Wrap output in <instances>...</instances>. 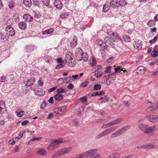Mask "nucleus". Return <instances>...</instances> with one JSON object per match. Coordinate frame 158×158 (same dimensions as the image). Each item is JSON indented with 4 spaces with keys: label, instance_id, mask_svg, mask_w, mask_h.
<instances>
[{
    "label": "nucleus",
    "instance_id": "f257e3e1",
    "mask_svg": "<svg viewBox=\"0 0 158 158\" xmlns=\"http://www.w3.org/2000/svg\"><path fill=\"white\" fill-rule=\"evenodd\" d=\"M140 129L143 132L147 134H153L155 131L157 129L156 125L149 127L148 125L140 124L139 126Z\"/></svg>",
    "mask_w": 158,
    "mask_h": 158
},
{
    "label": "nucleus",
    "instance_id": "f03ea898",
    "mask_svg": "<svg viewBox=\"0 0 158 158\" xmlns=\"http://www.w3.org/2000/svg\"><path fill=\"white\" fill-rule=\"evenodd\" d=\"M67 142V141L63 140V139H60V140L55 139L54 140L51 141V143L48 147V149L49 150H52L56 148L60 143H65Z\"/></svg>",
    "mask_w": 158,
    "mask_h": 158
},
{
    "label": "nucleus",
    "instance_id": "7ed1b4c3",
    "mask_svg": "<svg viewBox=\"0 0 158 158\" xmlns=\"http://www.w3.org/2000/svg\"><path fill=\"white\" fill-rule=\"evenodd\" d=\"M98 149H93L85 152L86 158L89 156L90 158H101V155L97 153Z\"/></svg>",
    "mask_w": 158,
    "mask_h": 158
},
{
    "label": "nucleus",
    "instance_id": "20e7f679",
    "mask_svg": "<svg viewBox=\"0 0 158 158\" xmlns=\"http://www.w3.org/2000/svg\"><path fill=\"white\" fill-rule=\"evenodd\" d=\"M73 55L70 52H68L66 54L65 61L68 65L73 67L74 65V60H73Z\"/></svg>",
    "mask_w": 158,
    "mask_h": 158
},
{
    "label": "nucleus",
    "instance_id": "39448f33",
    "mask_svg": "<svg viewBox=\"0 0 158 158\" xmlns=\"http://www.w3.org/2000/svg\"><path fill=\"white\" fill-rule=\"evenodd\" d=\"M65 107H62L60 108H56L55 110V113L57 114L61 115L63 114L65 111Z\"/></svg>",
    "mask_w": 158,
    "mask_h": 158
},
{
    "label": "nucleus",
    "instance_id": "423d86ee",
    "mask_svg": "<svg viewBox=\"0 0 158 158\" xmlns=\"http://www.w3.org/2000/svg\"><path fill=\"white\" fill-rule=\"evenodd\" d=\"M7 33L9 36H12L15 34V31L10 26H7L6 28Z\"/></svg>",
    "mask_w": 158,
    "mask_h": 158
},
{
    "label": "nucleus",
    "instance_id": "0eeeda50",
    "mask_svg": "<svg viewBox=\"0 0 158 158\" xmlns=\"http://www.w3.org/2000/svg\"><path fill=\"white\" fill-rule=\"evenodd\" d=\"M123 119H117L113 121L110 122L109 123L106 124L105 125L103 126V127H104L105 126V127H108L110 126H111L112 125H113L117 124H118L120 122L122 121Z\"/></svg>",
    "mask_w": 158,
    "mask_h": 158
},
{
    "label": "nucleus",
    "instance_id": "6e6552de",
    "mask_svg": "<svg viewBox=\"0 0 158 158\" xmlns=\"http://www.w3.org/2000/svg\"><path fill=\"white\" fill-rule=\"evenodd\" d=\"M133 46L135 49H140L142 47V42L141 41H135L134 43Z\"/></svg>",
    "mask_w": 158,
    "mask_h": 158
},
{
    "label": "nucleus",
    "instance_id": "1a4fd4ad",
    "mask_svg": "<svg viewBox=\"0 0 158 158\" xmlns=\"http://www.w3.org/2000/svg\"><path fill=\"white\" fill-rule=\"evenodd\" d=\"M5 23L7 26H10L12 25L13 22V19L9 16H6L5 19Z\"/></svg>",
    "mask_w": 158,
    "mask_h": 158
},
{
    "label": "nucleus",
    "instance_id": "9d476101",
    "mask_svg": "<svg viewBox=\"0 0 158 158\" xmlns=\"http://www.w3.org/2000/svg\"><path fill=\"white\" fill-rule=\"evenodd\" d=\"M72 150V148L70 147L63 148L59 151L61 156L67 154Z\"/></svg>",
    "mask_w": 158,
    "mask_h": 158
},
{
    "label": "nucleus",
    "instance_id": "9b49d317",
    "mask_svg": "<svg viewBox=\"0 0 158 158\" xmlns=\"http://www.w3.org/2000/svg\"><path fill=\"white\" fill-rule=\"evenodd\" d=\"M118 39L121 40V39L117 35H115L114 33H112V34L111 35L110 38H109V40L112 43L115 42Z\"/></svg>",
    "mask_w": 158,
    "mask_h": 158
},
{
    "label": "nucleus",
    "instance_id": "f8f14e48",
    "mask_svg": "<svg viewBox=\"0 0 158 158\" xmlns=\"http://www.w3.org/2000/svg\"><path fill=\"white\" fill-rule=\"evenodd\" d=\"M97 64L96 58L94 56H92L89 60V64L91 67H94Z\"/></svg>",
    "mask_w": 158,
    "mask_h": 158
},
{
    "label": "nucleus",
    "instance_id": "ddd939ff",
    "mask_svg": "<svg viewBox=\"0 0 158 158\" xmlns=\"http://www.w3.org/2000/svg\"><path fill=\"white\" fill-rule=\"evenodd\" d=\"M118 0H110V5L113 8H117L119 6Z\"/></svg>",
    "mask_w": 158,
    "mask_h": 158
},
{
    "label": "nucleus",
    "instance_id": "4468645a",
    "mask_svg": "<svg viewBox=\"0 0 158 158\" xmlns=\"http://www.w3.org/2000/svg\"><path fill=\"white\" fill-rule=\"evenodd\" d=\"M152 56L155 58L158 56V45H156L153 51L151 53Z\"/></svg>",
    "mask_w": 158,
    "mask_h": 158
},
{
    "label": "nucleus",
    "instance_id": "2eb2a0df",
    "mask_svg": "<svg viewBox=\"0 0 158 158\" xmlns=\"http://www.w3.org/2000/svg\"><path fill=\"white\" fill-rule=\"evenodd\" d=\"M55 6L58 9H61L62 7V4L60 0H55L54 2Z\"/></svg>",
    "mask_w": 158,
    "mask_h": 158
},
{
    "label": "nucleus",
    "instance_id": "dca6fc26",
    "mask_svg": "<svg viewBox=\"0 0 158 158\" xmlns=\"http://www.w3.org/2000/svg\"><path fill=\"white\" fill-rule=\"evenodd\" d=\"M23 18L26 22H31L33 20V18L29 14H26L23 16Z\"/></svg>",
    "mask_w": 158,
    "mask_h": 158
},
{
    "label": "nucleus",
    "instance_id": "f3484780",
    "mask_svg": "<svg viewBox=\"0 0 158 158\" xmlns=\"http://www.w3.org/2000/svg\"><path fill=\"white\" fill-rule=\"evenodd\" d=\"M5 102L3 101H0V113H3L5 111Z\"/></svg>",
    "mask_w": 158,
    "mask_h": 158
},
{
    "label": "nucleus",
    "instance_id": "a211bd4d",
    "mask_svg": "<svg viewBox=\"0 0 158 158\" xmlns=\"http://www.w3.org/2000/svg\"><path fill=\"white\" fill-rule=\"evenodd\" d=\"M111 67L110 66H108L106 68V69L105 71V77H110V74L111 72Z\"/></svg>",
    "mask_w": 158,
    "mask_h": 158
},
{
    "label": "nucleus",
    "instance_id": "6ab92c4d",
    "mask_svg": "<svg viewBox=\"0 0 158 158\" xmlns=\"http://www.w3.org/2000/svg\"><path fill=\"white\" fill-rule=\"evenodd\" d=\"M55 100L59 101L62 100L63 98V95L61 94H57L55 96Z\"/></svg>",
    "mask_w": 158,
    "mask_h": 158
},
{
    "label": "nucleus",
    "instance_id": "aec40b11",
    "mask_svg": "<svg viewBox=\"0 0 158 158\" xmlns=\"http://www.w3.org/2000/svg\"><path fill=\"white\" fill-rule=\"evenodd\" d=\"M148 117V119L151 122L156 123L158 121V117L156 116L152 115Z\"/></svg>",
    "mask_w": 158,
    "mask_h": 158
},
{
    "label": "nucleus",
    "instance_id": "412c9836",
    "mask_svg": "<svg viewBox=\"0 0 158 158\" xmlns=\"http://www.w3.org/2000/svg\"><path fill=\"white\" fill-rule=\"evenodd\" d=\"M37 153L39 155L45 156L46 155L47 152L44 149H40L37 151Z\"/></svg>",
    "mask_w": 158,
    "mask_h": 158
},
{
    "label": "nucleus",
    "instance_id": "4be33fe9",
    "mask_svg": "<svg viewBox=\"0 0 158 158\" xmlns=\"http://www.w3.org/2000/svg\"><path fill=\"white\" fill-rule=\"evenodd\" d=\"M125 128H126V127L123 128L121 129L120 131L116 132L115 133L113 134V137H115L118 136L122 134V132L124 131Z\"/></svg>",
    "mask_w": 158,
    "mask_h": 158
},
{
    "label": "nucleus",
    "instance_id": "5701e85b",
    "mask_svg": "<svg viewBox=\"0 0 158 158\" xmlns=\"http://www.w3.org/2000/svg\"><path fill=\"white\" fill-rule=\"evenodd\" d=\"M19 26L21 29L24 30L26 28L27 24L23 22H21L19 23Z\"/></svg>",
    "mask_w": 158,
    "mask_h": 158
},
{
    "label": "nucleus",
    "instance_id": "b1692460",
    "mask_svg": "<svg viewBox=\"0 0 158 158\" xmlns=\"http://www.w3.org/2000/svg\"><path fill=\"white\" fill-rule=\"evenodd\" d=\"M156 22L153 19L150 20L147 23V25L150 27H152L156 25Z\"/></svg>",
    "mask_w": 158,
    "mask_h": 158
},
{
    "label": "nucleus",
    "instance_id": "393cba45",
    "mask_svg": "<svg viewBox=\"0 0 158 158\" xmlns=\"http://www.w3.org/2000/svg\"><path fill=\"white\" fill-rule=\"evenodd\" d=\"M35 93L37 95L39 96H43L44 94L45 91L43 89H40L39 90L36 91Z\"/></svg>",
    "mask_w": 158,
    "mask_h": 158
},
{
    "label": "nucleus",
    "instance_id": "a878e982",
    "mask_svg": "<svg viewBox=\"0 0 158 158\" xmlns=\"http://www.w3.org/2000/svg\"><path fill=\"white\" fill-rule=\"evenodd\" d=\"M117 128V127H110L108 129H107L106 131L103 133V135H105L106 134H107L108 133H110L112 131H114Z\"/></svg>",
    "mask_w": 158,
    "mask_h": 158
},
{
    "label": "nucleus",
    "instance_id": "bb28decb",
    "mask_svg": "<svg viewBox=\"0 0 158 158\" xmlns=\"http://www.w3.org/2000/svg\"><path fill=\"white\" fill-rule=\"evenodd\" d=\"M54 31V29L52 28L48 29L42 32L43 35H47L51 34Z\"/></svg>",
    "mask_w": 158,
    "mask_h": 158
},
{
    "label": "nucleus",
    "instance_id": "cd10ccee",
    "mask_svg": "<svg viewBox=\"0 0 158 158\" xmlns=\"http://www.w3.org/2000/svg\"><path fill=\"white\" fill-rule=\"evenodd\" d=\"M23 3L26 6L30 7L31 5V0H23Z\"/></svg>",
    "mask_w": 158,
    "mask_h": 158
},
{
    "label": "nucleus",
    "instance_id": "c85d7f7f",
    "mask_svg": "<svg viewBox=\"0 0 158 158\" xmlns=\"http://www.w3.org/2000/svg\"><path fill=\"white\" fill-rule=\"evenodd\" d=\"M81 102L85 105H87V97L86 96H84L80 98Z\"/></svg>",
    "mask_w": 158,
    "mask_h": 158
},
{
    "label": "nucleus",
    "instance_id": "c756f323",
    "mask_svg": "<svg viewBox=\"0 0 158 158\" xmlns=\"http://www.w3.org/2000/svg\"><path fill=\"white\" fill-rule=\"evenodd\" d=\"M104 92L103 91H101L99 92H95L92 94V96H94L96 95L100 96L103 95L104 94Z\"/></svg>",
    "mask_w": 158,
    "mask_h": 158
},
{
    "label": "nucleus",
    "instance_id": "7c9ffc66",
    "mask_svg": "<svg viewBox=\"0 0 158 158\" xmlns=\"http://www.w3.org/2000/svg\"><path fill=\"white\" fill-rule=\"evenodd\" d=\"M123 38L126 42H130L131 41L130 37L127 35H123Z\"/></svg>",
    "mask_w": 158,
    "mask_h": 158
},
{
    "label": "nucleus",
    "instance_id": "2f4dec72",
    "mask_svg": "<svg viewBox=\"0 0 158 158\" xmlns=\"http://www.w3.org/2000/svg\"><path fill=\"white\" fill-rule=\"evenodd\" d=\"M34 83V80L30 79L28 80L26 85L27 86H30Z\"/></svg>",
    "mask_w": 158,
    "mask_h": 158
},
{
    "label": "nucleus",
    "instance_id": "473e14b6",
    "mask_svg": "<svg viewBox=\"0 0 158 158\" xmlns=\"http://www.w3.org/2000/svg\"><path fill=\"white\" fill-rule=\"evenodd\" d=\"M119 6H124L127 4L125 0H120L118 2Z\"/></svg>",
    "mask_w": 158,
    "mask_h": 158
},
{
    "label": "nucleus",
    "instance_id": "72a5a7b5",
    "mask_svg": "<svg viewBox=\"0 0 158 158\" xmlns=\"http://www.w3.org/2000/svg\"><path fill=\"white\" fill-rule=\"evenodd\" d=\"M77 40L76 38H74L71 43V45L72 47L73 48L75 47L77 45Z\"/></svg>",
    "mask_w": 158,
    "mask_h": 158
},
{
    "label": "nucleus",
    "instance_id": "f704fd0d",
    "mask_svg": "<svg viewBox=\"0 0 158 158\" xmlns=\"http://www.w3.org/2000/svg\"><path fill=\"white\" fill-rule=\"evenodd\" d=\"M56 92L58 94L65 93L66 92L65 90L62 87H60L59 89H58L56 90Z\"/></svg>",
    "mask_w": 158,
    "mask_h": 158
},
{
    "label": "nucleus",
    "instance_id": "c9c22d12",
    "mask_svg": "<svg viewBox=\"0 0 158 158\" xmlns=\"http://www.w3.org/2000/svg\"><path fill=\"white\" fill-rule=\"evenodd\" d=\"M68 15V13L67 12H65L60 14V17L61 19H64L67 18Z\"/></svg>",
    "mask_w": 158,
    "mask_h": 158
},
{
    "label": "nucleus",
    "instance_id": "e433bc0d",
    "mask_svg": "<svg viewBox=\"0 0 158 158\" xmlns=\"http://www.w3.org/2000/svg\"><path fill=\"white\" fill-rule=\"evenodd\" d=\"M64 81L66 83H68L71 82L73 80H72L71 77H68L64 79Z\"/></svg>",
    "mask_w": 158,
    "mask_h": 158
},
{
    "label": "nucleus",
    "instance_id": "4c0bfd02",
    "mask_svg": "<svg viewBox=\"0 0 158 158\" xmlns=\"http://www.w3.org/2000/svg\"><path fill=\"white\" fill-rule=\"evenodd\" d=\"M116 73H120L121 71L123 70L122 68H121L120 66H117L116 68L114 69Z\"/></svg>",
    "mask_w": 158,
    "mask_h": 158
},
{
    "label": "nucleus",
    "instance_id": "58836bf2",
    "mask_svg": "<svg viewBox=\"0 0 158 158\" xmlns=\"http://www.w3.org/2000/svg\"><path fill=\"white\" fill-rule=\"evenodd\" d=\"M138 69L139 71L143 73L145 72L146 69L143 66H140L138 68Z\"/></svg>",
    "mask_w": 158,
    "mask_h": 158
},
{
    "label": "nucleus",
    "instance_id": "ea45409f",
    "mask_svg": "<svg viewBox=\"0 0 158 158\" xmlns=\"http://www.w3.org/2000/svg\"><path fill=\"white\" fill-rule=\"evenodd\" d=\"M112 158H119L120 155L119 153H115L110 155Z\"/></svg>",
    "mask_w": 158,
    "mask_h": 158
},
{
    "label": "nucleus",
    "instance_id": "a19ab883",
    "mask_svg": "<svg viewBox=\"0 0 158 158\" xmlns=\"http://www.w3.org/2000/svg\"><path fill=\"white\" fill-rule=\"evenodd\" d=\"M101 88V86L99 84H95L94 87V89L95 90H99Z\"/></svg>",
    "mask_w": 158,
    "mask_h": 158
},
{
    "label": "nucleus",
    "instance_id": "79ce46f5",
    "mask_svg": "<svg viewBox=\"0 0 158 158\" xmlns=\"http://www.w3.org/2000/svg\"><path fill=\"white\" fill-rule=\"evenodd\" d=\"M82 56L80 53H77L76 55V58L78 60H82Z\"/></svg>",
    "mask_w": 158,
    "mask_h": 158
},
{
    "label": "nucleus",
    "instance_id": "37998d69",
    "mask_svg": "<svg viewBox=\"0 0 158 158\" xmlns=\"http://www.w3.org/2000/svg\"><path fill=\"white\" fill-rule=\"evenodd\" d=\"M75 158H86L85 152L77 156Z\"/></svg>",
    "mask_w": 158,
    "mask_h": 158
},
{
    "label": "nucleus",
    "instance_id": "c03bdc74",
    "mask_svg": "<svg viewBox=\"0 0 158 158\" xmlns=\"http://www.w3.org/2000/svg\"><path fill=\"white\" fill-rule=\"evenodd\" d=\"M60 154L59 151L56 153H55L52 156V158H57L58 157L61 156Z\"/></svg>",
    "mask_w": 158,
    "mask_h": 158
},
{
    "label": "nucleus",
    "instance_id": "a18cd8bd",
    "mask_svg": "<svg viewBox=\"0 0 158 158\" xmlns=\"http://www.w3.org/2000/svg\"><path fill=\"white\" fill-rule=\"evenodd\" d=\"M65 64L63 63H62L57 65L56 67V69H59L60 68H62L64 66Z\"/></svg>",
    "mask_w": 158,
    "mask_h": 158
},
{
    "label": "nucleus",
    "instance_id": "49530a36",
    "mask_svg": "<svg viewBox=\"0 0 158 158\" xmlns=\"http://www.w3.org/2000/svg\"><path fill=\"white\" fill-rule=\"evenodd\" d=\"M88 83V81H86L81 83L80 86L82 87H85L87 86Z\"/></svg>",
    "mask_w": 158,
    "mask_h": 158
},
{
    "label": "nucleus",
    "instance_id": "de8ad7c7",
    "mask_svg": "<svg viewBox=\"0 0 158 158\" xmlns=\"http://www.w3.org/2000/svg\"><path fill=\"white\" fill-rule=\"evenodd\" d=\"M109 9V7L107 5H105L103 7V11L104 12H107Z\"/></svg>",
    "mask_w": 158,
    "mask_h": 158
},
{
    "label": "nucleus",
    "instance_id": "09e8293b",
    "mask_svg": "<svg viewBox=\"0 0 158 158\" xmlns=\"http://www.w3.org/2000/svg\"><path fill=\"white\" fill-rule=\"evenodd\" d=\"M14 2L13 1H10L9 2L8 6L10 9H12L14 6Z\"/></svg>",
    "mask_w": 158,
    "mask_h": 158
},
{
    "label": "nucleus",
    "instance_id": "8fccbe9b",
    "mask_svg": "<svg viewBox=\"0 0 158 158\" xmlns=\"http://www.w3.org/2000/svg\"><path fill=\"white\" fill-rule=\"evenodd\" d=\"M43 3L46 6L49 5L50 0H42Z\"/></svg>",
    "mask_w": 158,
    "mask_h": 158
},
{
    "label": "nucleus",
    "instance_id": "3c124183",
    "mask_svg": "<svg viewBox=\"0 0 158 158\" xmlns=\"http://www.w3.org/2000/svg\"><path fill=\"white\" fill-rule=\"evenodd\" d=\"M95 75L96 77L97 78H99L102 76V73L101 71H99L97 73H96Z\"/></svg>",
    "mask_w": 158,
    "mask_h": 158
},
{
    "label": "nucleus",
    "instance_id": "603ef678",
    "mask_svg": "<svg viewBox=\"0 0 158 158\" xmlns=\"http://www.w3.org/2000/svg\"><path fill=\"white\" fill-rule=\"evenodd\" d=\"M64 81L63 78H60L58 80L57 83L59 85H60L62 84L64 82Z\"/></svg>",
    "mask_w": 158,
    "mask_h": 158
},
{
    "label": "nucleus",
    "instance_id": "864d4df0",
    "mask_svg": "<svg viewBox=\"0 0 158 158\" xmlns=\"http://www.w3.org/2000/svg\"><path fill=\"white\" fill-rule=\"evenodd\" d=\"M148 149H152L155 148V145L151 143H149L148 144Z\"/></svg>",
    "mask_w": 158,
    "mask_h": 158
},
{
    "label": "nucleus",
    "instance_id": "5fc2aeb1",
    "mask_svg": "<svg viewBox=\"0 0 158 158\" xmlns=\"http://www.w3.org/2000/svg\"><path fill=\"white\" fill-rule=\"evenodd\" d=\"M38 84L39 85L42 86L43 85V82L42 80V78H41L40 80L38 81Z\"/></svg>",
    "mask_w": 158,
    "mask_h": 158
},
{
    "label": "nucleus",
    "instance_id": "6e6d98bb",
    "mask_svg": "<svg viewBox=\"0 0 158 158\" xmlns=\"http://www.w3.org/2000/svg\"><path fill=\"white\" fill-rule=\"evenodd\" d=\"M157 30V28L156 27H154L151 28L150 29V31L151 32H156Z\"/></svg>",
    "mask_w": 158,
    "mask_h": 158
},
{
    "label": "nucleus",
    "instance_id": "4d7b16f0",
    "mask_svg": "<svg viewBox=\"0 0 158 158\" xmlns=\"http://www.w3.org/2000/svg\"><path fill=\"white\" fill-rule=\"evenodd\" d=\"M67 88L70 89H72L74 87L73 85L72 84H69L67 86Z\"/></svg>",
    "mask_w": 158,
    "mask_h": 158
},
{
    "label": "nucleus",
    "instance_id": "13d9d810",
    "mask_svg": "<svg viewBox=\"0 0 158 158\" xmlns=\"http://www.w3.org/2000/svg\"><path fill=\"white\" fill-rule=\"evenodd\" d=\"M24 114L23 111H20L18 114H17V115L19 117H21Z\"/></svg>",
    "mask_w": 158,
    "mask_h": 158
},
{
    "label": "nucleus",
    "instance_id": "bf43d9fd",
    "mask_svg": "<svg viewBox=\"0 0 158 158\" xmlns=\"http://www.w3.org/2000/svg\"><path fill=\"white\" fill-rule=\"evenodd\" d=\"M6 77L5 76H2L0 78V82H5L6 80Z\"/></svg>",
    "mask_w": 158,
    "mask_h": 158
},
{
    "label": "nucleus",
    "instance_id": "052dcab7",
    "mask_svg": "<svg viewBox=\"0 0 158 158\" xmlns=\"http://www.w3.org/2000/svg\"><path fill=\"white\" fill-rule=\"evenodd\" d=\"M57 87H55L51 88H50L48 91L49 92H51L56 90L57 88Z\"/></svg>",
    "mask_w": 158,
    "mask_h": 158
},
{
    "label": "nucleus",
    "instance_id": "680f3d73",
    "mask_svg": "<svg viewBox=\"0 0 158 158\" xmlns=\"http://www.w3.org/2000/svg\"><path fill=\"white\" fill-rule=\"evenodd\" d=\"M49 103L51 104H53L54 103V100L53 97H51L48 100Z\"/></svg>",
    "mask_w": 158,
    "mask_h": 158
},
{
    "label": "nucleus",
    "instance_id": "e2e57ef3",
    "mask_svg": "<svg viewBox=\"0 0 158 158\" xmlns=\"http://www.w3.org/2000/svg\"><path fill=\"white\" fill-rule=\"evenodd\" d=\"M39 139H31L27 143V145L29 144L32 142L34 141L35 140H38Z\"/></svg>",
    "mask_w": 158,
    "mask_h": 158
},
{
    "label": "nucleus",
    "instance_id": "0e129e2a",
    "mask_svg": "<svg viewBox=\"0 0 158 158\" xmlns=\"http://www.w3.org/2000/svg\"><path fill=\"white\" fill-rule=\"evenodd\" d=\"M56 61L58 63H62V59L61 58H58L56 59Z\"/></svg>",
    "mask_w": 158,
    "mask_h": 158
},
{
    "label": "nucleus",
    "instance_id": "69168bd1",
    "mask_svg": "<svg viewBox=\"0 0 158 158\" xmlns=\"http://www.w3.org/2000/svg\"><path fill=\"white\" fill-rule=\"evenodd\" d=\"M97 41L98 44V45L100 47L102 46V44L103 43V42L101 40H97Z\"/></svg>",
    "mask_w": 158,
    "mask_h": 158
},
{
    "label": "nucleus",
    "instance_id": "338daca9",
    "mask_svg": "<svg viewBox=\"0 0 158 158\" xmlns=\"http://www.w3.org/2000/svg\"><path fill=\"white\" fill-rule=\"evenodd\" d=\"M9 143L11 144H14L15 143V140L12 139L9 141Z\"/></svg>",
    "mask_w": 158,
    "mask_h": 158
},
{
    "label": "nucleus",
    "instance_id": "774afa93",
    "mask_svg": "<svg viewBox=\"0 0 158 158\" xmlns=\"http://www.w3.org/2000/svg\"><path fill=\"white\" fill-rule=\"evenodd\" d=\"M132 155H129L123 156V157L122 158H132Z\"/></svg>",
    "mask_w": 158,
    "mask_h": 158
}]
</instances>
